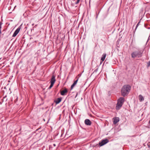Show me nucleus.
Wrapping results in <instances>:
<instances>
[{
  "mask_svg": "<svg viewBox=\"0 0 150 150\" xmlns=\"http://www.w3.org/2000/svg\"><path fill=\"white\" fill-rule=\"evenodd\" d=\"M106 53H104L102 55V56L101 58V61L103 62L105 59L106 57Z\"/></svg>",
  "mask_w": 150,
  "mask_h": 150,
  "instance_id": "obj_12",
  "label": "nucleus"
},
{
  "mask_svg": "<svg viewBox=\"0 0 150 150\" xmlns=\"http://www.w3.org/2000/svg\"><path fill=\"white\" fill-rule=\"evenodd\" d=\"M67 92V89L65 88L64 90L60 91V94L62 96H65L66 95Z\"/></svg>",
  "mask_w": 150,
  "mask_h": 150,
  "instance_id": "obj_6",
  "label": "nucleus"
},
{
  "mask_svg": "<svg viewBox=\"0 0 150 150\" xmlns=\"http://www.w3.org/2000/svg\"><path fill=\"white\" fill-rule=\"evenodd\" d=\"M79 77H80L81 76V75L80 74H79Z\"/></svg>",
  "mask_w": 150,
  "mask_h": 150,
  "instance_id": "obj_27",
  "label": "nucleus"
},
{
  "mask_svg": "<svg viewBox=\"0 0 150 150\" xmlns=\"http://www.w3.org/2000/svg\"><path fill=\"white\" fill-rule=\"evenodd\" d=\"M139 100L140 102L144 100V98L142 95H140L139 96Z\"/></svg>",
  "mask_w": 150,
  "mask_h": 150,
  "instance_id": "obj_13",
  "label": "nucleus"
},
{
  "mask_svg": "<svg viewBox=\"0 0 150 150\" xmlns=\"http://www.w3.org/2000/svg\"><path fill=\"white\" fill-rule=\"evenodd\" d=\"M140 23V21H139L138 23L137 24V25H136V28H135V30H136L137 29V27H138V26H139V24Z\"/></svg>",
  "mask_w": 150,
  "mask_h": 150,
  "instance_id": "obj_16",
  "label": "nucleus"
},
{
  "mask_svg": "<svg viewBox=\"0 0 150 150\" xmlns=\"http://www.w3.org/2000/svg\"><path fill=\"white\" fill-rule=\"evenodd\" d=\"M77 95H78V93H77L76 94V96H75V98H76V96H77Z\"/></svg>",
  "mask_w": 150,
  "mask_h": 150,
  "instance_id": "obj_21",
  "label": "nucleus"
},
{
  "mask_svg": "<svg viewBox=\"0 0 150 150\" xmlns=\"http://www.w3.org/2000/svg\"><path fill=\"white\" fill-rule=\"evenodd\" d=\"M62 100V98L61 97L57 98V104L59 103Z\"/></svg>",
  "mask_w": 150,
  "mask_h": 150,
  "instance_id": "obj_14",
  "label": "nucleus"
},
{
  "mask_svg": "<svg viewBox=\"0 0 150 150\" xmlns=\"http://www.w3.org/2000/svg\"><path fill=\"white\" fill-rule=\"evenodd\" d=\"M149 144H148V146H149V147H150V146L149 145Z\"/></svg>",
  "mask_w": 150,
  "mask_h": 150,
  "instance_id": "obj_25",
  "label": "nucleus"
},
{
  "mask_svg": "<svg viewBox=\"0 0 150 150\" xmlns=\"http://www.w3.org/2000/svg\"><path fill=\"white\" fill-rule=\"evenodd\" d=\"M84 123L86 125L90 126L91 124V122L88 119H86L84 121Z\"/></svg>",
  "mask_w": 150,
  "mask_h": 150,
  "instance_id": "obj_7",
  "label": "nucleus"
},
{
  "mask_svg": "<svg viewBox=\"0 0 150 150\" xmlns=\"http://www.w3.org/2000/svg\"><path fill=\"white\" fill-rule=\"evenodd\" d=\"M147 66L149 67L150 66V61H149L147 63Z\"/></svg>",
  "mask_w": 150,
  "mask_h": 150,
  "instance_id": "obj_19",
  "label": "nucleus"
},
{
  "mask_svg": "<svg viewBox=\"0 0 150 150\" xmlns=\"http://www.w3.org/2000/svg\"><path fill=\"white\" fill-rule=\"evenodd\" d=\"M2 24V23L1 22H0V33H1V25Z\"/></svg>",
  "mask_w": 150,
  "mask_h": 150,
  "instance_id": "obj_15",
  "label": "nucleus"
},
{
  "mask_svg": "<svg viewBox=\"0 0 150 150\" xmlns=\"http://www.w3.org/2000/svg\"><path fill=\"white\" fill-rule=\"evenodd\" d=\"M21 29V27L20 26H19L15 31L14 32V33L13 35V37H15L16 36V35H17V34L19 32L20 29Z\"/></svg>",
  "mask_w": 150,
  "mask_h": 150,
  "instance_id": "obj_5",
  "label": "nucleus"
},
{
  "mask_svg": "<svg viewBox=\"0 0 150 150\" xmlns=\"http://www.w3.org/2000/svg\"><path fill=\"white\" fill-rule=\"evenodd\" d=\"M99 13V12L98 14L97 13H96V19H97L98 18Z\"/></svg>",
  "mask_w": 150,
  "mask_h": 150,
  "instance_id": "obj_18",
  "label": "nucleus"
},
{
  "mask_svg": "<svg viewBox=\"0 0 150 150\" xmlns=\"http://www.w3.org/2000/svg\"><path fill=\"white\" fill-rule=\"evenodd\" d=\"M131 88V86L129 85L123 86L121 88V95L123 97L127 96L129 93Z\"/></svg>",
  "mask_w": 150,
  "mask_h": 150,
  "instance_id": "obj_1",
  "label": "nucleus"
},
{
  "mask_svg": "<svg viewBox=\"0 0 150 150\" xmlns=\"http://www.w3.org/2000/svg\"><path fill=\"white\" fill-rule=\"evenodd\" d=\"M119 121V119L118 117L115 118L113 119V123L114 124H116Z\"/></svg>",
  "mask_w": 150,
  "mask_h": 150,
  "instance_id": "obj_11",
  "label": "nucleus"
},
{
  "mask_svg": "<svg viewBox=\"0 0 150 150\" xmlns=\"http://www.w3.org/2000/svg\"><path fill=\"white\" fill-rule=\"evenodd\" d=\"M143 50H138L133 52L131 54L132 57L133 58H140L142 56Z\"/></svg>",
  "mask_w": 150,
  "mask_h": 150,
  "instance_id": "obj_2",
  "label": "nucleus"
},
{
  "mask_svg": "<svg viewBox=\"0 0 150 150\" xmlns=\"http://www.w3.org/2000/svg\"><path fill=\"white\" fill-rule=\"evenodd\" d=\"M53 145L54 146H56V144H54Z\"/></svg>",
  "mask_w": 150,
  "mask_h": 150,
  "instance_id": "obj_22",
  "label": "nucleus"
},
{
  "mask_svg": "<svg viewBox=\"0 0 150 150\" xmlns=\"http://www.w3.org/2000/svg\"><path fill=\"white\" fill-rule=\"evenodd\" d=\"M58 135V134L57 133V136Z\"/></svg>",
  "mask_w": 150,
  "mask_h": 150,
  "instance_id": "obj_29",
  "label": "nucleus"
},
{
  "mask_svg": "<svg viewBox=\"0 0 150 150\" xmlns=\"http://www.w3.org/2000/svg\"><path fill=\"white\" fill-rule=\"evenodd\" d=\"M55 78V76L54 75L52 76L50 82L51 84L48 88L49 89H50L53 86L56 81Z\"/></svg>",
  "mask_w": 150,
  "mask_h": 150,
  "instance_id": "obj_3",
  "label": "nucleus"
},
{
  "mask_svg": "<svg viewBox=\"0 0 150 150\" xmlns=\"http://www.w3.org/2000/svg\"><path fill=\"white\" fill-rule=\"evenodd\" d=\"M80 1V0H77V1L75 3V4H78L79 2Z\"/></svg>",
  "mask_w": 150,
  "mask_h": 150,
  "instance_id": "obj_17",
  "label": "nucleus"
},
{
  "mask_svg": "<svg viewBox=\"0 0 150 150\" xmlns=\"http://www.w3.org/2000/svg\"><path fill=\"white\" fill-rule=\"evenodd\" d=\"M5 97H4V99H5Z\"/></svg>",
  "mask_w": 150,
  "mask_h": 150,
  "instance_id": "obj_28",
  "label": "nucleus"
},
{
  "mask_svg": "<svg viewBox=\"0 0 150 150\" xmlns=\"http://www.w3.org/2000/svg\"><path fill=\"white\" fill-rule=\"evenodd\" d=\"M79 78H77V79L74 82V83H73V84L71 85V89H72L75 86L76 84V83L78 81Z\"/></svg>",
  "mask_w": 150,
  "mask_h": 150,
  "instance_id": "obj_10",
  "label": "nucleus"
},
{
  "mask_svg": "<svg viewBox=\"0 0 150 150\" xmlns=\"http://www.w3.org/2000/svg\"><path fill=\"white\" fill-rule=\"evenodd\" d=\"M125 100L123 97H120L117 100V102L123 104Z\"/></svg>",
  "mask_w": 150,
  "mask_h": 150,
  "instance_id": "obj_9",
  "label": "nucleus"
},
{
  "mask_svg": "<svg viewBox=\"0 0 150 150\" xmlns=\"http://www.w3.org/2000/svg\"><path fill=\"white\" fill-rule=\"evenodd\" d=\"M109 142V140L108 139H103L101 142L99 143V145L100 146H101L105 144H106Z\"/></svg>",
  "mask_w": 150,
  "mask_h": 150,
  "instance_id": "obj_4",
  "label": "nucleus"
},
{
  "mask_svg": "<svg viewBox=\"0 0 150 150\" xmlns=\"http://www.w3.org/2000/svg\"><path fill=\"white\" fill-rule=\"evenodd\" d=\"M102 62H100V64H101L102 63Z\"/></svg>",
  "mask_w": 150,
  "mask_h": 150,
  "instance_id": "obj_30",
  "label": "nucleus"
},
{
  "mask_svg": "<svg viewBox=\"0 0 150 150\" xmlns=\"http://www.w3.org/2000/svg\"><path fill=\"white\" fill-rule=\"evenodd\" d=\"M149 124L150 125V120H149Z\"/></svg>",
  "mask_w": 150,
  "mask_h": 150,
  "instance_id": "obj_24",
  "label": "nucleus"
},
{
  "mask_svg": "<svg viewBox=\"0 0 150 150\" xmlns=\"http://www.w3.org/2000/svg\"><path fill=\"white\" fill-rule=\"evenodd\" d=\"M54 102L55 104V105H56V100H55L54 101Z\"/></svg>",
  "mask_w": 150,
  "mask_h": 150,
  "instance_id": "obj_20",
  "label": "nucleus"
},
{
  "mask_svg": "<svg viewBox=\"0 0 150 150\" xmlns=\"http://www.w3.org/2000/svg\"><path fill=\"white\" fill-rule=\"evenodd\" d=\"M148 28L149 29L150 28V27Z\"/></svg>",
  "mask_w": 150,
  "mask_h": 150,
  "instance_id": "obj_26",
  "label": "nucleus"
},
{
  "mask_svg": "<svg viewBox=\"0 0 150 150\" xmlns=\"http://www.w3.org/2000/svg\"><path fill=\"white\" fill-rule=\"evenodd\" d=\"M59 84H58L57 85V87H58V86H59Z\"/></svg>",
  "mask_w": 150,
  "mask_h": 150,
  "instance_id": "obj_23",
  "label": "nucleus"
},
{
  "mask_svg": "<svg viewBox=\"0 0 150 150\" xmlns=\"http://www.w3.org/2000/svg\"><path fill=\"white\" fill-rule=\"evenodd\" d=\"M122 105L123 104H122L117 102V103L116 104V109L117 110H119L122 106Z\"/></svg>",
  "mask_w": 150,
  "mask_h": 150,
  "instance_id": "obj_8",
  "label": "nucleus"
}]
</instances>
